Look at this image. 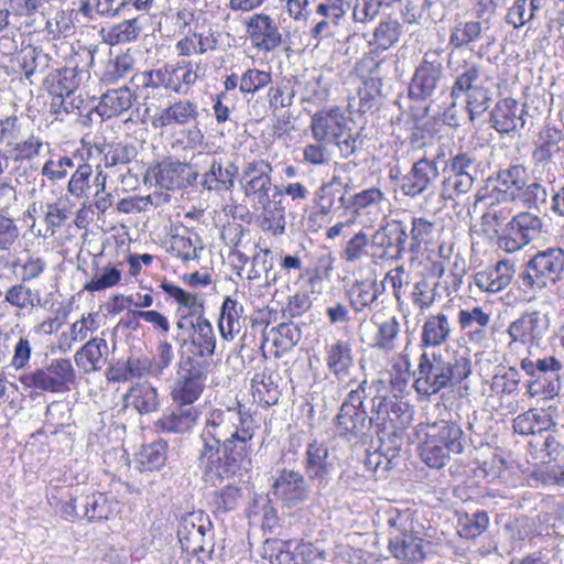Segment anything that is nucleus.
Instances as JSON below:
<instances>
[{
	"instance_id": "nucleus-49",
	"label": "nucleus",
	"mask_w": 564,
	"mask_h": 564,
	"mask_svg": "<svg viewBox=\"0 0 564 564\" xmlns=\"http://www.w3.org/2000/svg\"><path fill=\"white\" fill-rule=\"evenodd\" d=\"M383 59L378 56H365L357 64L356 70L362 78L364 91L370 93L372 96L380 97L382 94L381 69Z\"/></svg>"
},
{
	"instance_id": "nucleus-25",
	"label": "nucleus",
	"mask_w": 564,
	"mask_h": 564,
	"mask_svg": "<svg viewBox=\"0 0 564 564\" xmlns=\"http://www.w3.org/2000/svg\"><path fill=\"white\" fill-rule=\"evenodd\" d=\"M350 123V118L339 108L335 107L317 111L311 118L310 129L316 142L332 144L333 141H337L340 138L344 129Z\"/></svg>"
},
{
	"instance_id": "nucleus-55",
	"label": "nucleus",
	"mask_w": 564,
	"mask_h": 564,
	"mask_svg": "<svg viewBox=\"0 0 564 564\" xmlns=\"http://www.w3.org/2000/svg\"><path fill=\"white\" fill-rule=\"evenodd\" d=\"M127 398L141 415L153 413L160 408L158 389L147 382L132 387L128 391Z\"/></svg>"
},
{
	"instance_id": "nucleus-24",
	"label": "nucleus",
	"mask_w": 564,
	"mask_h": 564,
	"mask_svg": "<svg viewBox=\"0 0 564 564\" xmlns=\"http://www.w3.org/2000/svg\"><path fill=\"white\" fill-rule=\"evenodd\" d=\"M438 175V167L434 160L420 159L399 180L400 191L403 195L414 198L431 189Z\"/></svg>"
},
{
	"instance_id": "nucleus-2",
	"label": "nucleus",
	"mask_w": 564,
	"mask_h": 564,
	"mask_svg": "<svg viewBox=\"0 0 564 564\" xmlns=\"http://www.w3.org/2000/svg\"><path fill=\"white\" fill-rule=\"evenodd\" d=\"M471 373V362L464 356L446 360L443 355L423 350L413 372V388L429 399L443 389L459 386Z\"/></svg>"
},
{
	"instance_id": "nucleus-1",
	"label": "nucleus",
	"mask_w": 564,
	"mask_h": 564,
	"mask_svg": "<svg viewBox=\"0 0 564 564\" xmlns=\"http://www.w3.org/2000/svg\"><path fill=\"white\" fill-rule=\"evenodd\" d=\"M256 420L242 406L212 411L199 435L197 460L207 481L229 478L251 467Z\"/></svg>"
},
{
	"instance_id": "nucleus-47",
	"label": "nucleus",
	"mask_w": 564,
	"mask_h": 564,
	"mask_svg": "<svg viewBox=\"0 0 564 564\" xmlns=\"http://www.w3.org/2000/svg\"><path fill=\"white\" fill-rule=\"evenodd\" d=\"M256 210L261 212V227L274 236L283 235L285 231V208L281 199L269 198L265 202L254 205Z\"/></svg>"
},
{
	"instance_id": "nucleus-13",
	"label": "nucleus",
	"mask_w": 564,
	"mask_h": 564,
	"mask_svg": "<svg viewBox=\"0 0 564 564\" xmlns=\"http://www.w3.org/2000/svg\"><path fill=\"white\" fill-rule=\"evenodd\" d=\"M544 228L542 218L530 212L522 210L513 215L498 235L497 245L507 253H516L533 240L538 239Z\"/></svg>"
},
{
	"instance_id": "nucleus-23",
	"label": "nucleus",
	"mask_w": 564,
	"mask_h": 564,
	"mask_svg": "<svg viewBox=\"0 0 564 564\" xmlns=\"http://www.w3.org/2000/svg\"><path fill=\"white\" fill-rule=\"evenodd\" d=\"M564 152V123L547 120L538 132L532 151L536 165L545 166L553 158Z\"/></svg>"
},
{
	"instance_id": "nucleus-7",
	"label": "nucleus",
	"mask_w": 564,
	"mask_h": 564,
	"mask_svg": "<svg viewBox=\"0 0 564 564\" xmlns=\"http://www.w3.org/2000/svg\"><path fill=\"white\" fill-rule=\"evenodd\" d=\"M0 147L11 155L13 162L18 163L39 156L48 148V143L17 117H8L0 120Z\"/></svg>"
},
{
	"instance_id": "nucleus-12",
	"label": "nucleus",
	"mask_w": 564,
	"mask_h": 564,
	"mask_svg": "<svg viewBox=\"0 0 564 564\" xmlns=\"http://www.w3.org/2000/svg\"><path fill=\"white\" fill-rule=\"evenodd\" d=\"M520 368L531 378L528 383V393L531 397L542 394L545 399H553L560 395L563 365L555 356H546L536 360L523 358L520 361Z\"/></svg>"
},
{
	"instance_id": "nucleus-35",
	"label": "nucleus",
	"mask_w": 564,
	"mask_h": 564,
	"mask_svg": "<svg viewBox=\"0 0 564 564\" xmlns=\"http://www.w3.org/2000/svg\"><path fill=\"white\" fill-rule=\"evenodd\" d=\"M176 339L180 341L181 347H184L188 341L191 343L193 350L192 355L187 357H197L198 359L207 360L206 358H210L215 354L216 336L210 322L204 314H199L196 317V327L189 337L181 338L180 335H177Z\"/></svg>"
},
{
	"instance_id": "nucleus-59",
	"label": "nucleus",
	"mask_w": 564,
	"mask_h": 564,
	"mask_svg": "<svg viewBox=\"0 0 564 564\" xmlns=\"http://www.w3.org/2000/svg\"><path fill=\"white\" fill-rule=\"evenodd\" d=\"M400 333V323L395 316L377 324V330L369 346L383 352H391L397 346Z\"/></svg>"
},
{
	"instance_id": "nucleus-17",
	"label": "nucleus",
	"mask_w": 564,
	"mask_h": 564,
	"mask_svg": "<svg viewBox=\"0 0 564 564\" xmlns=\"http://www.w3.org/2000/svg\"><path fill=\"white\" fill-rule=\"evenodd\" d=\"M177 536L182 550L188 554L213 551V524L208 516L200 511L188 513L182 519Z\"/></svg>"
},
{
	"instance_id": "nucleus-62",
	"label": "nucleus",
	"mask_w": 564,
	"mask_h": 564,
	"mask_svg": "<svg viewBox=\"0 0 564 564\" xmlns=\"http://www.w3.org/2000/svg\"><path fill=\"white\" fill-rule=\"evenodd\" d=\"M121 275L119 269L108 263L106 267L96 270L91 280L84 285V290L93 293L112 288L120 283Z\"/></svg>"
},
{
	"instance_id": "nucleus-39",
	"label": "nucleus",
	"mask_w": 564,
	"mask_h": 564,
	"mask_svg": "<svg viewBox=\"0 0 564 564\" xmlns=\"http://www.w3.org/2000/svg\"><path fill=\"white\" fill-rule=\"evenodd\" d=\"M448 67L455 74V80L452 86V97H458L463 93H468L478 86L481 66L471 59H455L448 57Z\"/></svg>"
},
{
	"instance_id": "nucleus-54",
	"label": "nucleus",
	"mask_w": 564,
	"mask_h": 564,
	"mask_svg": "<svg viewBox=\"0 0 564 564\" xmlns=\"http://www.w3.org/2000/svg\"><path fill=\"white\" fill-rule=\"evenodd\" d=\"M167 442L158 440L142 446L137 456V467L140 471H153L163 467L167 459Z\"/></svg>"
},
{
	"instance_id": "nucleus-57",
	"label": "nucleus",
	"mask_w": 564,
	"mask_h": 564,
	"mask_svg": "<svg viewBox=\"0 0 564 564\" xmlns=\"http://www.w3.org/2000/svg\"><path fill=\"white\" fill-rule=\"evenodd\" d=\"M86 74V70L79 69L77 66L58 70L50 79V94L52 96L57 95V93H61V95L76 94Z\"/></svg>"
},
{
	"instance_id": "nucleus-43",
	"label": "nucleus",
	"mask_w": 564,
	"mask_h": 564,
	"mask_svg": "<svg viewBox=\"0 0 564 564\" xmlns=\"http://www.w3.org/2000/svg\"><path fill=\"white\" fill-rule=\"evenodd\" d=\"M4 302L17 308V316L20 317L26 312L30 313L37 306H42V295L40 290L31 289L25 283L19 282L7 289Z\"/></svg>"
},
{
	"instance_id": "nucleus-31",
	"label": "nucleus",
	"mask_w": 564,
	"mask_h": 564,
	"mask_svg": "<svg viewBox=\"0 0 564 564\" xmlns=\"http://www.w3.org/2000/svg\"><path fill=\"white\" fill-rule=\"evenodd\" d=\"M383 292V284H379L373 278H367L354 281L346 291V295L355 315L367 316L378 305V300Z\"/></svg>"
},
{
	"instance_id": "nucleus-11",
	"label": "nucleus",
	"mask_w": 564,
	"mask_h": 564,
	"mask_svg": "<svg viewBox=\"0 0 564 564\" xmlns=\"http://www.w3.org/2000/svg\"><path fill=\"white\" fill-rule=\"evenodd\" d=\"M481 162L475 152L459 151L445 163L448 175L442 181V197L454 200L471 191L480 172Z\"/></svg>"
},
{
	"instance_id": "nucleus-14",
	"label": "nucleus",
	"mask_w": 564,
	"mask_h": 564,
	"mask_svg": "<svg viewBox=\"0 0 564 564\" xmlns=\"http://www.w3.org/2000/svg\"><path fill=\"white\" fill-rule=\"evenodd\" d=\"M197 73L191 63L166 64L161 68L137 74L132 82L145 88L163 87L181 95L188 93L197 80Z\"/></svg>"
},
{
	"instance_id": "nucleus-38",
	"label": "nucleus",
	"mask_w": 564,
	"mask_h": 564,
	"mask_svg": "<svg viewBox=\"0 0 564 564\" xmlns=\"http://www.w3.org/2000/svg\"><path fill=\"white\" fill-rule=\"evenodd\" d=\"M486 29L479 20H455L449 29L447 45L451 51L448 57L457 56V51L463 47L471 50L482 39Z\"/></svg>"
},
{
	"instance_id": "nucleus-27",
	"label": "nucleus",
	"mask_w": 564,
	"mask_h": 564,
	"mask_svg": "<svg viewBox=\"0 0 564 564\" xmlns=\"http://www.w3.org/2000/svg\"><path fill=\"white\" fill-rule=\"evenodd\" d=\"M528 107L525 104H519L513 98H503L499 100L491 113V127L499 133H510L522 130L527 122Z\"/></svg>"
},
{
	"instance_id": "nucleus-28",
	"label": "nucleus",
	"mask_w": 564,
	"mask_h": 564,
	"mask_svg": "<svg viewBox=\"0 0 564 564\" xmlns=\"http://www.w3.org/2000/svg\"><path fill=\"white\" fill-rule=\"evenodd\" d=\"M199 411L194 405L174 403L154 422L156 432L166 434H186L196 425Z\"/></svg>"
},
{
	"instance_id": "nucleus-32",
	"label": "nucleus",
	"mask_w": 564,
	"mask_h": 564,
	"mask_svg": "<svg viewBox=\"0 0 564 564\" xmlns=\"http://www.w3.org/2000/svg\"><path fill=\"white\" fill-rule=\"evenodd\" d=\"M454 333L453 321L444 312L430 314L421 327L420 347L423 350L446 345Z\"/></svg>"
},
{
	"instance_id": "nucleus-15",
	"label": "nucleus",
	"mask_w": 564,
	"mask_h": 564,
	"mask_svg": "<svg viewBox=\"0 0 564 564\" xmlns=\"http://www.w3.org/2000/svg\"><path fill=\"white\" fill-rule=\"evenodd\" d=\"M195 166L198 176L202 175L200 186L208 192H228L235 186L238 176V166L231 162H224L215 154L198 152L195 154Z\"/></svg>"
},
{
	"instance_id": "nucleus-56",
	"label": "nucleus",
	"mask_w": 564,
	"mask_h": 564,
	"mask_svg": "<svg viewBox=\"0 0 564 564\" xmlns=\"http://www.w3.org/2000/svg\"><path fill=\"white\" fill-rule=\"evenodd\" d=\"M435 223L425 217H413L411 221V229L408 236L410 237L409 251L411 253H420L426 249L435 240Z\"/></svg>"
},
{
	"instance_id": "nucleus-36",
	"label": "nucleus",
	"mask_w": 564,
	"mask_h": 564,
	"mask_svg": "<svg viewBox=\"0 0 564 564\" xmlns=\"http://www.w3.org/2000/svg\"><path fill=\"white\" fill-rule=\"evenodd\" d=\"M514 273V263L509 259H502L495 265L477 272L474 275V283L482 292L498 293L511 283Z\"/></svg>"
},
{
	"instance_id": "nucleus-37",
	"label": "nucleus",
	"mask_w": 564,
	"mask_h": 564,
	"mask_svg": "<svg viewBox=\"0 0 564 564\" xmlns=\"http://www.w3.org/2000/svg\"><path fill=\"white\" fill-rule=\"evenodd\" d=\"M109 347L102 337H93L84 344L74 355L78 369L85 373H93L105 368L108 361Z\"/></svg>"
},
{
	"instance_id": "nucleus-10",
	"label": "nucleus",
	"mask_w": 564,
	"mask_h": 564,
	"mask_svg": "<svg viewBox=\"0 0 564 564\" xmlns=\"http://www.w3.org/2000/svg\"><path fill=\"white\" fill-rule=\"evenodd\" d=\"M337 433L347 442L367 443L372 437L373 417L368 415L358 393L350 390L335 417Z\"/></svg>"
},
{
	"instance_id": "nucleus-26",
	"label": "nucleus",
	"mask_w": 564,
	"mask_h": 564,
	"mask_svg": "<svg viewBox=\"0 0 564 564\" xmlns=\"http://www.w3.org/2000/svg\"><path fill=\"white\" fill-rule=\"evenodd\" d=\"M273 495L284 506L292 508L307 500L310 486L300 471L282 469L274 480Z\"/></svg>"
},
{
	"instance_id": "nucleus-33",
	"label": "nucleus",
	"mask_w": 564,
	"mask_h": 564,
	"mask_svg": "<svg viewBox=\"0 0 564 564\" xmlns=\"http://www.w3.org/2000/svg\"><path fill=\"white\" fill-rule=\"evenodd\" d=\"M431 542L423 534L393 535L389 540V551L399 561L420 563L426 557Z\"/></svg>"
},
{
	"instance_id": "nucleus-21",
	"label": "nucleus",
	"mask_w": 564,
	"mask_h": 564,
	"mask_svg": "<svg viewBox=\"0 0 564 564\" xmlns=\"http://www.w3.org/2000/svg\"><path fill=\"white\" fill-rule=\"evenodd\" d=\"M336 457L330 454L326 443L317 440L307 444L303 467L308 480L325 487L335 469Z\"/></svg>"
},
{
	"instance_id": "nucleus-3",
	"label": "nucleus",
	"mask_w": 564,
	"mask_h": 564,
	"mask_svg": "<svg viewBox=\"0 0 564 564\" xmlns=\"http://www.w3.org/2000/svg\"><path fill=\"white\" fill-rule=\"evenodd\" d=\"M497 185L490 191L488 198L498 203L520 200L525 207L539 208L547 200V191L540 182H530L528 169L520 163L500 166L495 174Z\"/></svg>"
},
{
	"instance_id": "nucleus-20",
	"label": "nucleus",
	"mask_w": 564,
	"mask_h": 564,
	"mask_svg": "<svg viewBox=\"0 0 564 564\" xmlns=\"http://www.w3.org/2000/svg\"><path fill=\"white\" fill-rule=\"evenodd\" d=\"M550 324V316L546 313L541 311L525 312L512 321L507 328L510 344L520 343L539 346L547 336Z\"/></svg>"
},
{
	"instance_id": "nucleus-42",
	"label": "nucleus",
	"mask_w": 564,
	"mask_h": 564,
	"mask_svg": "<svg viewBox=\"0 0 564 564\" xmlns=\"http://www.w3.org/2000/svg\"><path fill=\"white\" fill-rule=\"evenodd\" d=\"M243 305L236 299L226 296L220 307L218 328L224 340H232L245 324Z\"/></svg>"
},
{
	"instance_id": "nucleus-48",
	"label": "nucleus",
	"mask_w": 564,
	"mask_h": 564,
	"mask_svg": "<svg viewBox=\"0 0 564 564\" xmlns=\"http://www.w3.org/2000/svg\"><path fill=\"white\" fill-rule=\"evenodd\" d=\"M218 46V39L212 29L204 32H192L176 43L182 56L203 55Z\"/></svg>"
},
{
	"instance_id": "nucleus-29",
	"label": "nucleus",
	"mask_w": 564,
	"mask_h": 564,
	"mask_svg": "<svg viewBox=\"0 0 564 564\" xmlns=\"http://www.w3.org/2000/svg\"><path fill=\"white\" fill-rule=\"evenodd\" d=\"M247 33L254 48L272 52L280 46L282 34L274 20L263 13L253 14L247 22Z\"/></svg>"
},
{
	"instance_id": "nucleus-40",
	"label": "nucleus",
	"mask_w": 564,
	"mask_h": 564,
	"mask_svg": "<svg viewBox=\"0 0 564 564\" xmlns=\"http://www.w3.org/2000/svg\"><path fill=\"white\" fill-rule=\"evenodd\" d=\"M556 426L551 413L544 409H530L519 414L512 423L513 431L525 436L552 432Z\"/></svg>"
},
{
	"instance_id": "nucleus-34",
	"label": "nucleus",
	"mask_w": 564,
	"mask_h": 564,
	"mask_svg": "<svg viewBox=\"0 0 564 564\" xmlns=\"http://www.w3.org/2000/svg\"><path fill=\"white\" fill-rule=\"evenodd\" d=\"M325 362L329 373L337 380L346 379L355 367L352 344L343 338L327 344L325 346Z\"/></svg>"
},
{
	"instance_id": "nucleus-6",
	"label": "nucleus",
	"mask_w": 564,
	"mask_h": 564,
	"mask_svg": "<svg viewBox=\"0 0 564 564\" xmlns=\"http://www.w3.org/2000/svg\"><path fill=\"white\" fill-rule=\"evenodd\" d=\"M563 273L564 249L549 247L530 257L519 273V280L525 292H538L556 284Z\"/></svg>"
},
{
	"instance_id": "nucleus-45",
	"label": "nucleus",
	"mask_w": 564,
	"mask_h": 564,
	"mask_svg": "<svg viewBox=\"0 0 564 564\" xmlns=\"http://www.w3.org/2000/svg\"><path fill=\"white\" fill-rule=\"evenodd\" d=\"M134 100V94L128 87L109 90L101 96L97 106L98 116L101 118L119 116L129 110Z\"/></svg>"
},
{
	"instance_id": "nucleus-19",
	"label": "nucleus",
	"mask_w": 564,
	"mask_h": 564,
	"mask_svg": "<svg viewBox=\"0 0 564 564\" xmlns=\"http://www.w3.org/2000/svg\"><path fill=\"white\" fill-rule=\"evenodd\" d=\"M273 167L265 160L248 162L241 173L240 185L246 198L254 205L272 198L276 185L272 184Z\"/></svg>"
},
{
	"instance_id": "nucleus-52",
	"label": "nucleus",
	"mask_w": 564,
	"mask_h": 564,
	"mask_svg": "<svg viewBox=\"0 0 564 564\" xmlns=\"http://www.w3.org/2000/svg\"><path fill=\"white\" fill-rule=\"evenodd\" d=\"M203 250L199 236L184 227L182 231L172 235L170 252L183 261L195 260L198 251Z\"/></svg>"
},
{
	"instance_id": "nucleus-41",
	"label": "nucleus",
	"mask_w": 564,
	"mask_h": 564,
	"mask_svg": "<svg viewBox=\"0 0 564 564\" xmlns=\"http://www.w3.org/2000/svg\"><path fill=\"white\" fill-rule=\"evenodd\" d=\"M490 319V313L486 312L481 306L460 310L457 315L460 329H468V339L474 344H482L487 339V327L489 326Z\"/></svg>"
},
{
	"instance_id": "nucleus-16",
	"label": "nucleus",
	"mask_w": 564,
	"mask_h": 564,
	"mask_svg": "<svg viewBox=\"0 0 564 564\" xmlns=\"http://www.w3.org/2000/svg\"><path fill=\"white\" fill-rule=\"evenodd\" d=\"M442 54L443 48L430 50L424 53L409 85L411 99L425 100L434 95L444 77Z\"/></svg>"
},
{
	"instance_id": "nucleus-58",
	"label": "nucleus",
	"mask_w": 564,
	"mask_h": 564,
	"mask_svg": "<svg viewBox=\"0 0 564 564\" xmlns=\"http://www.w3.org/2000/svg\"><path fill=\"white\" fill-rule=\"evenodd\" d=\"M400 421L388 425H381L377 429V435L380 441L379 449L380 453H384L387 457H391L393 460L399 457L400 451L403 445L404 427Z\"/></svg>"
},
{
	"instance_id": "nucleus-64",
	"label": "nucleus",
	"mask_w": 564,
	"mask_h": 564,
	"mask_svg": "<svg viewBox=\"0 0 564 564\" xmlns=\"http://www.w3.org/2000/svg\"><path fill=\"white\" fill-rule=\"evenodd\" d=\"M142 31V25L139 19H128L110 28L107 34L108 42L113 44H121L134 41L138 39Z\"/></svg>"
},
{
	"instance_id": "nucleus-5",
	"label": "nucleus",
	"mask_w": 564,
	"mask_h": 564,
	"mask_svg": "<svg viewBox=\"0 0 564 564\" xmlns=\"http://www.w3.org/2000/svg\"><path fill=\"white\" fill-rule=\"evenodd\" d=\"M351 390L360 395L362 405L367 399L370 401V412L376 415L373 417L376 427L398 421L401 425H408L411 422L409 404L398 401L395 395L391 394V388L384 379H364Z\"/></svg>"
},
{
	"instance_id": "nucleus-46",
	"label": "nucleus",
	"mask_w": 564,
	"mask_h": 564,
	"mask_svg": "<svg viewBox=\"0 0 564 564\" xmlns=\"http://www.w3.org/2000/svg\"><path fill=\"white\" fill-rule=\"evenodd\" d=\"M118 501L106 494L95 492L80 497L82 517L88 520H108L117 511Z\"/></svg>"
},
{
	"instance_id": "nucleus-51",
	"label": "nucleus",
	"mask_w": 564,
	"mask_h": 564,
	"mask_svg": "<svg viewBox=\"0 0 564 564\" xmlns=\"http://www.w3.org/2000/svg\"><path fill=\"white\" fill-rule=\"evenodd\" d=\"M440 282L433 276H421L410 293L413 305L421 312L430 310L441 299L438 292Z\"/></svg>"
},
{
	"instance_id": "nucleus-61",
	"label": "nucleus",
	"mask_w": 564,
	"mask_h": 564,
	"mask_svg": "<svg viewBox=\"0 0 564 564\" xmlns=\"http://www.w3.org/2000/svg\"><path fill=\"white\" fill-rule=\"evenodd\" d=\"M489 517L486 511L478 510L459 519L458 534L467 540L476 539L488 528Z\"/></svg>"
},
{
	"instance_id": "nucleus-30",
	"label": "nucleus",
	"mask_w": 564,
	"mask_h": 564,
	"mask_svg": "<svg viewBox=\"0 0 564 564\" xmlns=\"http://www.w3.org/2000/svg\"><path fill=\"white\" fill-rule=\"evenodd\" d=\"M347 186L348 184L336 175L333 176L330 182L321 186L318 202L319 212L308 216L307 224L310 228L316 230L314 225L318 217L324 218L333 213L347 208Z\"/></svg>"
},
{
	"instance_id": "nucleus-53",
	"label": "nucleus",
	"mask_w": 564,
	"mask_h": 564,
	"mask_svg": "<svg viewBox=\"0 0 564 564\" xmlns=\"http://www.w3.org/2000/svg\"><path fill=\"white\" fill-rule=\"evenodd\" d=\"M160 288L178 304L177 312L180 314H188L196 317L199 314H204L203 301L198 299L197 294L187 292L166 280L162 281Z\"/></svg>"
},
{
	"instance_id": "nucleus-50",
	"label": "nucleus",
	"mask_w": 564,
	"mask_h": 564,
	"mask_svg": "<svg viewBox=\"0 0 564 564\" xmlns=\"http://www.w3.org/2000/svg\"><path fill=\"white\" fill-rule=\"evenodd\" d=\"M387 523L390 529L398 532L397 535L423 534L424 531L417 511L411 508H391L388 511Z\"/></svg>"
},
{
	"instance_id": "nucleus-9",
	"label": "nucleus",
	"mask_w": 564,
	"mask_h": 564,
	"mask_svg": "<svg viewBox=\"0 0 564 564\" xmlns=\"http://www.w3.org/2000/svg\"><path fill=\"white\" fill-rule=\"evenodd\" d=\"M209 368L208 360L181 356L170 395L174 403L193 405L204 390Z\"/></svg>"
},
{
	"instance_id": "nucleus-4",
	"label": "nucleus",
	"mask_w": 564,
	"mask_h": 564,
	"mask_svg": "<svg viewBox=\"0 0 564 564\" xmlns=\"http://www.w3.org/2000/svg\"><path fill=\"white\" fill-rule=\"evenodd\" d=\"M467 446L468 437L458 423L440 420L427 424L420 457L429 467L441 469L453 456L463 454Z\"/></svg>"
},
{
	"instance_id": "nucleus-18",
	"label": "nucleus",
	"mask_w": 564,
	"mask_h": 564,
	"mask_svg": "<svg viewBox=\"0 0 564 564\" xmlns=\"http://www.w3.org/2000/svg\"><path fill=\"white\" fill-rule=\"evenodd\" d=\"M408 238L406 227L401 220L386 221L371 235L372 256L381 260H400L405 252Z\"/></svg>"
},
{
	"instance_id": "nucleus-44",
	"label": "nucleus",
	"mask_w": 564,
	"mask_h": 564,
	"mask_svg": "<svg viewBox=\"0 0 564 564\" xmlns=\"http://www.w3.org/2000/svg\"><path fill=\"white\" fill-rule=\"evenodd\" d=\"M198 116L197 106L189 100H181L163 109L161 113L152 118L154 128H164L173 123L186 124L196 120Z\"/></svg>"
},
{
	"instance_id": "nucleus-63",
	"label": "nucleus",
	"mask_w": 564,
	"mask_h": 564,
	"mask_svg": "<svg viewBox=\"0 0 564 564\" xmlns=\"http://www.w3.org/2000/svg\"><path fill=\"white\" fill-rule=\"evenodd\" d=\"M93 169L89 164H80L70 176L67 189L69 194L76 198H89L93 186L90 177Z\"/></svg>"
},
{
	"instance_id": "nucleus-60",
	"label": "nucleus",
	"mask_w": 564,
	"mask_h": 564,
	"mask_svg": "<svg viewBox=\"0 0 564 564\" xmlns=\"http://www.w3.org/2000/svg\"><path fill=\"white\" fill-rule=\"evenodd\" d=\"M242 498L241 488L232 485L225 486L213 494L210 505L215 514H225L234 511Z\"/></svg>"
},
{
	"instance_id": "nucleus-22",
	"label": "nucleus",
	"mask_w": 564,
	"mask_h": 564,
	"mask_svg": "<svg viewBox=\"0 0 564 564\" xmlns=\"http://www.w3.org/2000/svg\"><path fill=\"white\" fill-rule=\"evenodd\" d=\"M154 176L160 187L172 191L193 186L198 178L195 166V154L189 163L165 160L154 170Z\"/></svg>"
},
{
	"instance_id": "nucleus-8",
	"label": "nucleus",
	"mask_w": 564,
	"mask_h": 564,
	"mask_svg": "<svg viewBox=\"0 0 564 564\" xmlns=\"http://www.w3.org/2000/svg\"><path fill=\"white\" fill-rule=\"evenodd\" d=\"M76 381V371L68 358H54L33 371L20 377L26 389L39 392L64 393L70 390Z\"/></svg>"
}]
</instances>
